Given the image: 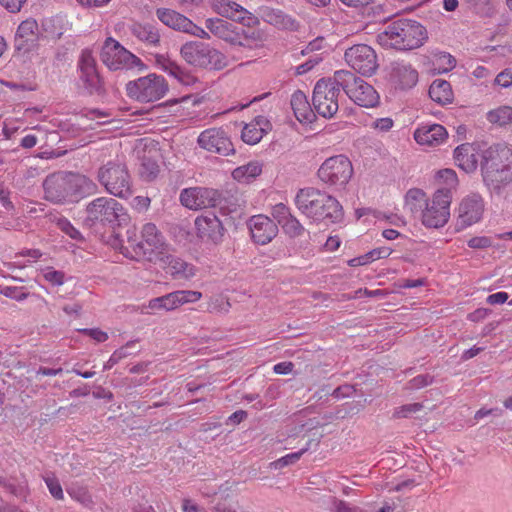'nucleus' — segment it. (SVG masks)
Returning a JSON list of instances; mask_svg holds the SVG:
<instances>
[{
	"mask_svg": "<svg viewBox=\"0 0 512 512\" xmlns=\"http://www.w3.org/2000/svg\"><path fill=\"white\" fill-rule=\"evenodd\" d=\"M44 198L54 204L78 202L97 192L96 183L85 175L59 171L43 181Z\"/></svg>",
	"mask_w": 512,
	"mask_h": 512,
	"instance_id": "f257e3e1",
	"label": "nucleus"
},
{
	"mask_svg": "<svg viewBox=\"0 0 512 512\" xmlns=\"http://www.w3.org/2000/svg\"><path fill=\"white\" fill-rule=\"evenodd\" d=\"M428 39L426 28L416 20L399 18L387 23L377 34L383 48L408 51L421 47Z\"/></svg>",
	"mask_w": 512,
	"mask_h": 512,
	"instance_id": "f03ea898",
	"label": "nucleus"
},
{
	"mask_svg": "<svg viewBox=\"0 0 512 512\" xmlns=\"http://www.w3.org/2000/svg\"><path fill=\"white\" fill-rule=\"evenodd\" d=\"M481 172L485 184L496 194L512 181V150L504 143H496L481 153Z\"/></svg>",
	"mask_w": 512,
	"mask_h": 512,
	"instance_id": "7ed1b4c3",
	"label": "nucleus"
},
{
	"mask_svg": "<svg viewBox=\"0 0 512 512\" xmlns=\"http://www.w3.org/2000/svg\"><path fill=\"white\" fill-rule=\"evenodd\" d=\"M295 204L313 222L339 223L344 217L343 208L336 198L313 187L300 189Z\"/></svg>",
	"mask_w": 512,
	"mask_h": 512,
	"instance_id": "20e7f679",
	"label": "nucleus"
},
{
	"mask_svg": "<svg viewBox=\"0 0 512 512\" xmlns=\"http://www.w3.org/2000/svg\"><path fill=\"white\" fill-rule=\"evenodd\" d=\"M84 223L90 228L109 227L112 233L128 224L129 216L122 204L109 197H99L86 206Z\"/></svg>",
	"mask_w": 512,
	"mask_h": 512,
	"instance_id": "39448f33",
	"label": "nucleus"
},
{
	"mask_svg": "<svg viewBox=\"0 0 512 512\" xmlns=\"http://www.w3.org/2000/svg\"><path fill=\"white\" fill-rule=\"evenodd\" d=\"M97 179L105 190L122 199L129 198L132 193V177L125 162L120 159L109 160L97 171Z\"/></svg>",
	"mask_w": 512,
	"mask_h": 512,
	"instance_id": "423d86ee",
	"label": "nucleus"
},
{
	"mask_svg": "<svg viewBox=\"0 0 512 512\" xmlns=\"http://www.w3.org/2000/svg\"><path fill=\"white\" fill-rule=\"evenodd\" d=\"M340 70L333 77L319 79L313 90L312 104L315 111L323 118L330 119L339 110V99L343 97Z\"/></svg>",
	"mask_w": 512,
	"mask_h": 512,
	"instance_id": "0eeeda50",
	"label": "nucleus"
},
{
	"mask_svg": "<svg viewBox=\"0 0 512 512\" xmlns=\"http://www.w3.org/2000/svg\"><path fill=\"white\" fill-rule=\"evenodd\" d=\"M180 56L190 66L208 70H222L228 65L227 57L208 43L195 40L184 43Z\"/></svg>",
	"mask_w": 512,
	"mask_h": 512,
	"instance_id": "6e6552de",
	"label": "nucleus"
},
{
	"mask_svg": "<svg viewBox=\"0 0 512 512\" xmlns=\"http://www.w3.org/2000/svg\"><path fill=\"white\" fill-rule=\"evenodd\" d=\"M169 86L165 78L155 73L139 77L126 84L127 95L141 103L154 102L168 92Z\"/></svg>",
	"mask_w": 512,
	"mask_h": 512,
	"instance_id": "1a4fd4ad",
	"label": "nucleus"
},
{
	"mask_svg": "<svg viewBox=\"0 0 512 512\" xmlns=\"http://www.w3.org/2000/svg\"><path fill=\"white\" fill-rule=\"evenodd\" d=\"M180 202L191 210L218 207L221 213L226 214L227 200L219 190L207 187H192L183 189L180 193Z\"/></svg>",
	"mask_w": 512,
	"mask_h": 512,
	"instance_id": "9d476101",
	"label": "nucleus"
},
{
	"mask_svg": "<svg viewBox=\"0 0 512 512\" xmlns=\"http://www.w3.org/2000/svg\"><path fill=\"white\" fill-rule=\"evenodd\" d=\"M342 90L355 104L371 108L379 103V95L374 87L348 70H340Z\"/></svg>",
	"mask_w": 512,
	"mask_h": 512,
	"instance_id": "9b49d317",
	"label": "nucleus"
},
{
	"mask_svg": "<svg viewBox=\"0 0 512 512\" xmlns=\"http://www.w3.org/2000/svg\"><path fill=\"white\" fill-rule=\"evenodd\" d=\"M452 195L450 188L438 189L431 201L427 200L421 212L422 224L427 228L443 227L450 216V203Z\"/></svg>",
	"mask_w": 512,
	"mask_h": 512,
	"instance_id": "f8f14e48",
	"label": "nucleus"
},
{
	"mask_svg": "<svg viewBox=\"0 0 512 512\" xmlns=\"http://www.w3.org/2000/svg\"><path fill=\"white\" fill-rule=\"evenodd\" d=\"M109 244L132 260H153L152 249H146L143 242L138 241L135 228H127L125 233L122 232V227L117 228L112 233Z\"/></svg>",
	"mask_w": 512,
	"mask_h": 512,
	"instance_id": "ddd939ff",
	"label": "nucleus"
},
{
	"mask_svg": "<svg viewBox=\"0 0 512 512\" xmlns=\"http://www.w3.org/2000/svg\"><path fill=\"white\" fill-rule=\"evenodd\" d=\"M317 175L329 186L345 187L353 175V166L345 155H335L321 164Z\"/></svg>",
	"mask_w": 512,
	"mask_h": 512,
	"instance_id": "4468645a",
	"label": "nucleus"
},
{
	"mask_svg": "<svg viewBox=\"0 0 512 512\" xmlns=\"http://www.w3.org/2000/svg\"><path fill=\"white\" fill-rule=\"evenodd\" d=\"M100 59L110 70L115 71L135 66L144 67L140 58L125 49L118 41L111 37L105 40L101 49Z\"/></svg>",
	"mask_w": 512,
	"mask_h": 512,
	"instance_id": "2eb2a0df",
	"label": "nucleus"
},
{
	"mask_svg": "<svg viewBox=\"0 0 512 512\" xmlns=\"http://www.w3.org/2000/svg\"><path fill=\"white\" fill-rule=\"evenodd\" d=\"M77 67L79 79L86 92L89 95L104 96L106 94L104 82L97 70L96 59L89 49L82 50Z\"/></svg>",
	"mask_w": 512,
	"mask_h": 512,
	"instance_id": "dca6fc26",
	"label": "nucleus"
},
{
	"mask_svg": "<svg viewBox=\"0 0 512 512\" xmlns=\"http://www.w3.org/2000/svg\"><path fill=\"white\" fill-rule=\"evenodd\" d=\"M347 64L363 76H372L379 64L375 50L366 44H357L345 51Z\"/></svg>",
	"mask_w": 512,
	"mask_h": 512,
	"instance_id": "f3484780",
	"label": "nucleus"
},
{
	"mask_svg": "<svg viewBox=\"0 0 512 512\" xmlns=\"http://www.w3.org/2000/svg\"><path fill=\"white\" fill-rule=\"evenodd\" d=\"M197 143L200 148L221 156L235 154V148L229 134L223 128H209L202 131Z\"/></svg>",
	"mask_w": 512,
	"mask_h": 512,
	"instance_id": "a211bd4d",
	"label": "nucleus"
},
{
	"mask_svg": "<svg viewBox=\"0 0 512 512\" xmlns=\"http://www.w3.org/2000/svg\"><path fill=\"white\" fill-rule=\"evenodd\" d=\"M225 34L227 38H223V40L237 49L243 48L252 51L262 46L261 31L252 27L244 28L231 23V27Z\"/></svg>",
	"mask_w": 512,
	"mask_h": 512,
	"instance_id": "6ab92c4d",
	"label": "nucleus"
},
{
	"mask_svg": "<svg viewBox=\"0 0 512 512\" xmlns=\"http://www.w3.org/2000/svg\"><path fill=\"white\" fill-rule=\"evenodd\" d=\"M39 40V26L36 20L22 21L15 33L14 49L18 54H26L35 48Z\"/></svg>",
	"mask_w": 512,
	"mask_h": 512,
	"instance_id": "aec40b11",
	"label": "nucleus"
},
{
	"mask_svg": "<svg viewBox=\"0 0 512 512\" xmlns=\"http://www.w3.org/2000/svg\"><path fill=\"white\" fill-rule=\"evenodd\" d=\"M195 228L199 238L214 244L220 243L225 233L222 221L211 212L198 216L195 219Z\"/></svg>",
	"mask_w": 512,
	"mask_h": 512,
	"instance_id": "412c9836",
	"label": "nucleus"
},
{
	"mask_svg": "<svg viewBox=\"0 0 512 512\" xmlns=\"http://www.w3.org/2000/svg\"><path fill=\"white\" fill-rule=\"evenodd\" d=\"M248 227L253 241L260 245L271 242L278 234L277 224L262 214L252 216L248 221Z\"/></svg>",
	"mask_w": 512,
	"mask_h": 512,
	"instance_id": "4be33fe9",
	"label": "nucleus"
},
{
	"mask_svg": "<svg viewBox=\"0 0 512 512\" xmlns=\"http://www.w3.org/2000/svg\"><path fill=\"white\" fill-rule=\"evenodd\" d=\"M484 205L481 196L470 195L462 200L457 219L458 229H464L478 222L483 214Z\"/></svg>",
	"mask_w": 512,
	"mask_h": 512,
	"instance_id": "5701e85b",
	"label": "nucleus"
},
{
	"mask_svg": "<svg viewBox=\"0 0 512 512\" xmlns=\"http://www.w3.org/2000/svg\"><path fill=\"white\" fill-rule=\"evenodd\" d=\"M154 62L159 69L174 77L181 84L190 85L196 81L190 71L171 59L168 54H155Z\"/></svg>",
	"mask_w": 512,
	"mask_h": 512,
	"instance_id": "b1692460",
	"label": "nucleus"
},
{
	"mask_svg": "<svg viewBox=\"0 0 512 512\" xmlns=\"http://www.w3.org/2000/svg\"><path fill=\"white\" fill-rule=\"evenodd\" d=\"M480 146L476 143H463L454 150V160L458 168L473 173L478 167Z\"/></svg>",
	"mask_w": 512,
	"mask_h": 512,
	"instance_id": "393cba45",
	"label": "nucleus"
},
{
	"mask_svg": "<svg viewBox=\"0 0 512 512\" xmlns=\"http://www.w3.org/2000/svg\"><path fill=\"white\" fill-rule=\"evenodd\" d=\"M448 137L446 128L440 124L424 125L414 132V139L420 145L438 146Z\"/></svg>",
	"mask_w": 512,
	"mask_h": 512,
	"instance_id": "a878e982",
	"label": "nucleus"
},
{
	"mask_svg": "<svg viewBox=\"0 0 512 512\" xmlns=\"http://www.w3.org/2000/svg\"><path fill=\"white\" fill-rule=\"evenodd\" d=\"M391 79L400 89H410L418 82V72L411 64L394 62L391 69Z\"/></svg>",
	"mask_w": 512,
	"mask_h": 512,
	"instance_id": "bb28decb",
	"label": "nucleus"
},
{
	"mask_svg": "<svg viewBox=\"0 0 512 512\" xmlns=\"http://www.w3.org/2000/svg\"><path fill=\"white\" fill-rule=\"evenodd\" d=\"M212 8L217 14L225 18H230L233 21L243 22L247 14L250 15L248 20L253 19L250 12L234 1L213 0Z\"/></svg>",
	"mask_w": 512,
	"mask_h": 512,
	"instance_id": "cd10ccee",
	"label": "nucleus"
},
{
	"mask_svg": "<svg viewBox=\"0 0 512 512\" xmlns=\"http://www.w3.org/2000/svg\"><path fill=\"white\" fill-rule=\"evenodd\" d=\"M290 104L296 119L300 123L313 122L316 116L304 92L301 90L295 91L291 96Z\"/></svg>",
	"mask_w": 512,
	"mask_h": 512,
	"instance_id": "c85d7f7f",
	"label": "nucleus"
},
{
	"mask_svg": "<svg viewBox=\"0 0 512 512\" xmlns=\"http://www.w3.org/2000/svg\"><path fill=\"white\" fill-rule=\"evenodd\" d=\"M202 293L193 290H178L161 296L163 309L166 311L173 310L185 303H194L200 300Z\"/></svg>",
	"mask_w": 512,
	"mask_h": 512,
	"instance_id": "c756f323",
	"label": "nucleus"
},
{
	"mask_svg": "<svg viewBox=\"0 0 512 512\" xmlns=\"http://www.w3.org/2000/svg\"><path fill=\"white\" fill-rule=\"evenodd\" d=\"M157 18L169 28L186 33L190 26V19L186 16L168 8H158L156 10Z\"/></svg>",
	"mask_w": 512,
	"mask_h": 512,
	"instance_id": "7c9ffc66",
	"label": "nucleus"
},
{
	"mask_svg": "<svg viewBox=\"0 0 512 512\" xmlns=\"http://www.w3.org/2000/svg\"><path fill=\"white\" fill-rule=\"evenodd\" d=\"M163 261L166 264L167 273L176 279H188L195 275L194 266L178 257L168 255Z\"/></svg>",
	"mask_w": 512,
	"mask_h": 512,
	"instance_id": "2f4dec72",
	"label": "nucleus"
},
{
	"mask_svg": "<svg viewBox=\"0 0 512 512\" xmlns=\"http://www.w3.org/2000/svg\"><path fill=\"white\" fill-rule=\"evenodd\" d=\"M429 96L434 102L442 106L452 103L454 99L451 84L443 79H436L431 83Z\"/></svg>",
	"mask_w": 512,
	"mask_h": 512,
	"instance_id": "473e14b6",
	"label": "nucleus"
},
{
	"mask_svg": "<svg viewBox=\"0 0 512 512\" xmlns=\"http://www.w3.org/2000/svg\"><path fill=\"white\" fill-rule=\"evenodd\" d=\"M132 34L140 41L149 45L156 46L160 42V34L158 29L150 24L135 23L131 27Z\"/></svg>",
	"mask_w": 512,
	"mask_h": 512,
	"instance_id": "72a5a7b5",
	"label": "nucleus"
},
{
	"mask_svg": "<svg viewBox=\"0 0 512 512\" xmlns=\"http://www.w3.org/2000/svg\"><path fill=\"white\" fill-rule=\"evenodd\" d=\"M427 200L428 198L423 190L418 188H412L408 190V192L406 193L405 206L410 210L412 214H421Z\"/></svg>",
	"mask_w": 512,
	"mask_h": 512,
	"instance_id": "f704fd0d",
	"label": "nucleus"
},
{
	"mask_svg": "<svg viewBox=\"0 0 512 512\" xmlns=\"http://www.w3.org/2000/svg\"><path fill=\"white\" fill-rule=\"evenodd\" d=\"M312 444H314L315 447H317L319 445V440L310 439L304 448L300 449L297 452L287 454V455L277 459L276 461L271 462L270 467L272 469L279 470L288 465H292V464L296 463L301 458V456L311 448Z\"/></svg>",
	"mask_w": 512,
	"mask_h": 512,
	"instance_id": "c9c22d12",
	"label": "nucleus"
},
{
	"mask_svg": "<svg viewBox=\"0 0 512 512\" xmlns=\"http://www.w3.org/2000/svg\"><path fill=\"white\" fill-rule=\"evenodd\" d=\"M142 239L145 241L146 245L149 247L148 249L159 248L164 243V238L162 233L157 229L156 225L153 223H146L142 228Z\"/></svg>",
	"mask_w": 512,
	"mask_h": 512,
	"instance_id": "e433bc0d",
	"label": "nucleus"
},
{
	"mask_svg": "<svg viewBox=\"0 0 512 512\" xmlns=\"http://www.w3.org/2000/svg\"><path fill=\"white\" fill-rule=\"evenodd\" d=\"M261 172L262 165L257 161H253L234 169L232 176L238 181H249L250 179H254L259 176Z\"/></svg>",
	"mask_w": 512,
	"mask_h": 512,
	"instance_id": "4c0bfd02",
	"label": "nucleus"
},
{
	"mask_svg": "<svg viewBox=\"0 0 512 512\" xmlns=\"http://www.w3.org/2000/svg\"><path fill=\"white\" fill-rule=\"evenodd\" d=\"M267 133L266 128H257L253 123L244 126L241 138L242 140L250 145L257 144Z\"/></svg>",
	"mask_w": 512,
	"mask_h": 512,
	"instance_id": "58836bf2",
	"label": "nucleus"
},
{
	"mask_svg": "<svg viewBox=\"0 0 512 512\" xmlns=\"http://www.w3.org/2000/svg\"><path fill=\"white\" fill-rule=\"evenodd\" d=\"M205 27L219 39L226 38L225 33L228 32V28L231 27V22H228L221 18H209L205 21Z\"/></svg>",
	"mask_w": 512,
	"mask_h": 512,
	"instance_id": "ea45409f",
	"label": "nucleus"
},
{
	"mask_svg": "<svg viewBox=\"0 0 512 512\" xmlns=\"http://www.w3.org/2000/svg\"><path fill=\"white\" fill-rule=\"evenodd\" d=\"M488 120L491 123H496L504 126L512 122V107L501 106L498 109L492 110L488 113Z\"/></svg>",
	"mask_w": 512,
	"mask_h": 512,
	"instance_id": "a19ab883",
	"label": "nucleus"
},
{
	"mask_svg": "<svg viewBox=\"0 0 512 512\" xmlns=\"http://www.w3.org/2000/svg\"><path fill=\"white\" fill-rule=\"evenodd\" d=\"M283 231L290 238H297L302 236L305 233L304 226L300 223V221L294 216H290L282 225Z\"/></svg>",
	"mask_w": 512,
	"mask_h": 512,
	"instance_id": "79ce46f5",
	"label": "nucleus"
},
{
	"mask_svg": "<svg viewBox=\"0 0 512 512\" xmlns=\"http://www.w3.org/2000/svg\"><path fill=\"white\" fill-rule=\"evenodd\" d=\"M435 65H437L438 73H446L455 67L456 60L449 53L440 52L435 55Z\"/></svg>",
	"mask_w": 512,
	"mask_h": 512,
	"instance_id": "37998d69",
	"label": "nucleus"
},
{
	"mask_svg": "<svg viewBox=\"0 0 512 512\" xmlns=\"http://www.w3.org/2000/svg\"><path fill=\"white\" fill-rule=\"evenodd\" d=\"M135 345V341H129L126 345L120 347L110 356L109 360L104 364V370L111 369L115 364H117L121 359L129 356L131 352L129 349Z\"/></svg>",
	"mask_w": 512,
	"mask_h": 512,
	"instance_id": "c03bdc74",
	"label": "nucleus"
},
{
	"mask_svg": "<svg viewBox=\"0 0 512 512\" xmlns=\"http://www.w3.org/2000/svg\"><path fill=\"white\" fill-rule=\"evenodd\" d=\"M0 294L19 302L26 300L29 296V293L24 291V287L2 285H0Z\"/></svg>",
	"mask_w": 512,
	"mask_h": 512,
	"instance_id": "a18cd8bd",
	"label": "nucleus"
},
{
	"mask_svg": "<svg viewBox=\"0 0 512 512\" xmlns=\"http://www.w3.org/2000/svg\"><path fill=\"white\" fill-rule=\"evenodd\" d=\"M141 167V175L146 176L148 180L154 179L159 172L158 164L150 158H144Z\"/></svg>",
	"mask_w": 512,
	"mask_h": 512,
	"instance_id": "49530a36",
	"label": "nucleus"
},
{
	"mask_svg": "<svg viewBox=\"0 0 512 512\" xmlns=\"http://www.w3.org/2000/svg\"><path fill=\"white\" fill-rule=\"evenodd\" d=\"M292 215L290 208L283 203H278L272 208V216L280 226Z\"/></svg>",
	"mask_w": 512,
	"mask_h": 512,
	"instance_id": "de8ad7c7",
	"label": "nucleus"
},
{
	"mask_svg": "<svg viewBox=\"0 0 512 512\" xmlns=\"http://www.w3.org/2000/svg\"><path fill=\"white\" fill-rule=\"evenodd\" d=\"M45 483L49 489V492L55 499L62 500L64 498L62 486L56 477H54V476L46 477Z\"/></svg>",
	"mask_w": 512,
	"mask_h": 512,
	"instance_id": "09e8293b",
	"label": "nucleus"
},
{
	"mask_svg": "<svg viewBox=\"0 0 512 512\" xmlns=\"http://www.w3.org/2000/svg\"><path fill=\"white\" fill-rule=\"evenodd\" d=\"M43 276L46 281L51 283L52 285L60 286L64 283L65 280V273L59 270H54L53 268L49 267L47 268Z\"/></svg>",
	"mask_w": 512,
	"mask_h": 512,
	"instance_id": "8fccbe9b",
	"label": "nucleus"
},
{
	"mask_svg": "<svg viewBox=\"0 0 512 512\" xmlns=\"http://www.w3.org/2000/svg\"><path fill=\"white\" fill-rule=\"evenodd\" d=\"M422 407L423 406L420 403L406 404V405H403V406L399 407L398 409H396L393 416L395 418H407L411 414L420 411L422 409Z\"/></svg>",
	"mask_w": 512,
	"mask_h": 512,
	"instance_id": "3c124183",
	"label": "nucleus"
},
{
	"mask_svg": "<svg viewBox=\"0 0 512 512\" xmlns=\"http://www.w3.org/2000/svg\"><path fill=\"white\" fill-rule=\"evenodd\" d=\"M57 225L63 232H65L72 239L78 240L81 238V233L66 218L58 219Z\"/></svg>",
	"mask_w": 512,
	"mask_h": 512,
	"instance_id": "603ef678",
	"label": "nucleus"
},
{
	"mask_svg": "<svg viewBox=\"0 0 512 512\" xmlns=\"http://www.w3.org/2000/svg\"><path fill=\"white\" fill-rule=\"evenodd\" d=\"M434 377L429 374H422L409 381L410 388L421 389L433 383Z\"/></svg>",
	"mask_w": 512,
	"mask_h": 512,
	"instance_id": "864d4df0",
	"label": "nucleus"
},
{
	"mask_svg": "<svg viewBox=\"0 0 512 512\" xmlns=\"http://www.w3.org/2000/svg\"><path fill=\"white\" fill-rule=\"evenodd\" d=\"M79 332L89 336L98 343L105 342L108 339V334L98 328H84L80 329Z\"/></svg>",
	"mask_w": 512,
	"mask_h": 512,
	"instance_id": "5fc2aeb1",
	"label": "nucleus"
},
{
	"mask_svg": "<svg viewBox=\"0 0 512 512\" xmlns=\"http://www.w3.org/2000/svg\"><path fill=\"white\" fill-rule=\"evenodd\" d=\"M355 391L356 390L353 385L345 384L335 388L330 395L336 399H342L352 396Z\"/></svg>",
	"mask_w": 512,
	"mask_h": 512,
	"instance_id": "6e6d98bb",
	"label": "nucleus"
},
{
	"mask_svg": "<svg viewBox=\"0 0 512 512\" xmlns=\"http://www.w3.org/2000/svg\"><path fill=\"white\" fill-rule=\"evenodd\" d=\"M467 244L473 249H484L492 245V240L486 236H477L469 239Z\"/></svg>",
	"mask_w": 512,
	"mask_h": 512,
	"instance_id": "4d7b16f0",
	"label": "nucleus"
},
{
	"mask_svg": "<svg viewBox=\"0 0 512 512\" xmlns=\"http://www.w3.org/2000/svg\"><path fill=\"white\" fill-rule=\"evenodd\" d=\"M67 493L74 499L82 502V503H85L86 501L89 500V496L87 494V491L82 488V487H78V486H70L67 488Z\"/></svg>",
	"mask_w": 512,
	"mask_h": 512,
	"instance_id": "13d9d810",
	"label": "nucleus"
},
{
	"mask_svg": "<svg viewBox=\"0 0 512 512\" xmlns=\"http://www.w3.org/2000/svg\"><path fill=\"white\" fill-rule=\"evenodd\" d=\"M26 0H0V4L9 12H19Z\"/></svg>",
	"mask_w": 512,
	"mask_h": 512,
	"instance_id": "bf43d9fd",
	"label": "nucleus"
},
{
	"mask_svg": "<svg viewBox=\"0 0 512 512\" xmlns=\"http://www.w3.org/2000/svg\"><path fill=\"white\" fill-rule=\"evenodd\" d=\"M495 82L504 88L511 86L512 72L509 69H505L496 76Z\"/></svg>",
	"mask_w": 512,
	"mask_h": 512,
	"instance_id": "052dcab7",
	"label": "nucleus"
},
{
	"mask_svg": "<svg viewBox=\"0 0 512 512\" xmlns=\"http://www.w3.org/2000/svg\"><path fill=\"white\" fill-rule=\"evenodd\" d=\"M502 414H503V410L500 408H490V409L481 408L475 413L474 418L476 420H480L489 415H493L495 417H500Z\"/></svg>",
	"mask_w": 512,
	"mask_h": 512,
	"instance_id": "680f3d73",
	"label": "nucleus"
},
{
	"mask_svg": "<svg viewBox=\"0 0 512 512\" xmlns=\"http://www.w3.org/2000/svg\"><path fill=\"white\" fill-rule=\"evenodd\" d=\"M508 298V293L501 291L494 294H490L487 297L486 302L490 305L503 304L508 300Z\"/></svg>",
	"mask_w": 512,
	"mask_h": 512,
	"instance_id": "e2e57ef3",
	"label": "nucleus"
},
{
	"mask_svg": "<svg viewBox=\"0 0 512 512\" xmlns=\"http://www.w3.org/2000/svg\"><path fill=\"white\" fill-rule=\"evenodd\" d=\"M11 494L17 497H25L26 496V486L23 484H14L10 480L8 481V485L5 486Z\"/></svg>",
	"mask_w": 512,
	"mask_h": 512,
	"instance_id": "0e129e2a",
	"label": "nucleus"
},
{
	"mask_svg": "<svg viewBox=\"0 0 512 512\" xmlns=\"http://www.w3.org/2000/svg\"><path fill=\"white\" fill-rule=\"evenodd\" d=\"M369 252H370V258H372V260L374 261L377 259L387 258L392 253V249L389 247H379V248H375Z\"/></svg>",
	"mask_w": 512,
	"mask_h": 512,
	"instance_id": "69168bd1",
	"label": "nucleus"
},
{
	"mask_svg": "<svg viewBox=\"0 0 512 512\" xmlns=\"http://www.w3.org/2000/svg\"><path fill=\"white\" fill-rule=\"evenodd\" d=\"M190 26L191 27H188L186 33L194 35V36H196L198 38H202V39L210 38V35L208 32H206L203 28L194 24L192 21H190Z\"/></svg>",
	"mask_w": 512,
	"mask_h": 512,
	"instance_id": "338daca9",
	"label": "nucleus"
},
{
	"mask_svg": "<svg viewBox=\"0 0 512 512\" xmlns=\"http://www.w3.org/2000/svg\"><path fill=\"white\" fill-rule=\"evenodd\" d=\"M374 127L382 132H387L393 127V120L389 117L379 118L374 122Z\"/></svg>",
	"mask_w": 512,
	"mask_h": 512,
	"instance_id": "774afa93",
	"label": "nucleus"
}]
</instances>
